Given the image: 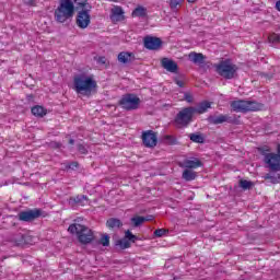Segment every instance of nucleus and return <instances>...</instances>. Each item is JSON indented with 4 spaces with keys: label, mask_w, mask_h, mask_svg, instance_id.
Wrapping results in <instances>:
<instances>
[{
    "label": "nucleus",
    "mask_w": 280,
    "mask_h": 280,
    "mask_svg": "<svg viewBox=\"0 0 280 280\" xmlns=\"http://www.w3.org/2000/svg\"><path fill=\"white\" fill-rule=\"evenodd\" d=\"M183 1L185 0H170L171 10H178L183 5Z\"/></svg>",
    "instance_id": "31"
},
{
    "label": "nucleus",
    "mask_w": 280,
    "mask_h": 280,
    "mask_svg": "<svg viewBox=\"0 0 280 280\" xmlns=\"http://www.w3.org/2000/svg\"><path fill=\"white\" fill-rule=\"evenodd\" d=\"M68 170H78L80 167V164L78 162H71L67 165Z\"/></svg>",
    "instance_id": "40"
},
{
    "label": "nucleus",
    "mask_w": 280,
    "mask_h": 280,
    "mask_svg": "<svg viewBox=\"0 0 280 280\" xmlns=\"http://www.w3.org/2000/svg\"><path fill=\"white\" fill-rule=\"evenodd\" d=\"M125 238L130 243L135 244V242H137V240H139V237H137V235L132 234V232L130 230H127L125 232Z\"/></svg>",
    "instance_id": "29"
},
{
    "label": "nucleus",
    "mask_w": 280,
    "mask_h": 280,
    "mask_svg": "<svg viewBox=\"0 0 280 280\" xmlns=\"http://www.w3.org/2000/svg\"><path fill=\"white\" fill-rule=\"evenodd\" d=\"M84 200H86V196L84 195H79L77 197H71L70 202H74L75 205H84Z\"/></svg>",
    "instance_id": "30"
},
{
    "label": "nucleus",
    "mask_w": 280,
    "mask_h": 280,
    "mask_svg": "<svg viewBox=\"0 0 280 280\" xmlns=\"http://www.w3.org/2000/svg\"><path fill=\"white\" fill-rule=\"evenodd\" d=\"M78 151L81 154H89V150H86V147H84V144H78Z\"/></svg>",
    "instance_id": "39"
},
{
    "label": "nucleus",
    "mask_w": 280,
    "mask_h": 280,
    "mask_svg": "<svg viewBox=\"0 0 280 280\" xmlns=\"http://www.w3.org/2000/svg\"><path fill=\"white\" fill-rule=\"evenodd\" d=\"M74 143H75V140H73V139H70V140H69V144H70V145H73Z\"/></svg>",
    "instance_id": "45"
},
{
    "label": "nucleus",
    "mask_w": 280,
    "mask_h": 280,
    "mask_svg": "<svg viewBox=\"0 0 280 280\" xmlns=\"http://www.w3.org/2000/svg\"><path fill=\"white\" fill-rule=\"evenodd\" d=\"M101 244L102 246H110V236H108L107 234L103 235L101 237Z\"/></svg>",
    "instance_id": "36"
},
{
    "label": "nucleus",
    "mask_w": 280,
    "mask_h": 280,
    "mask_svg": "<svg viewBox=\"0 0 280 280\" xmlns=\"http://www.w3.org/2000/svg\"><path fill=\"white\" fill-rule=\"evenodd\" d=\"M188 3H196L198 0H187Z\"/></svg>",
    "instance_id": "46"
},
{
    "label": "nucleus",
    "mask_w": 280,
    "mask_h": 280,
    "mask_svg": "<svg viewBox=\"0 0 280 280\" xmlns=\"http://www.w3.org/2000/svg\"><path fill=\"white\" fill-rule=\"evenodd\" d=\"M142 143L145 148H156V143H159L156 132L153 130L143 131Z\"/></svg>",
    "instance_id": "11"
},
{
    "label": "nucleus",
    "mask_w": 280,
    "mask_h": 280,
    "mask_svg": "<svg viewBox=\"0 0 280 280\" xmlns=\"http://www.w3.org/2000/svg\"><path fill=\"white\" fill-rule=\"evenodd\" d=\"M264 178H265V180H270V183H272L273 185L278 183L277 177L272 176V174H270V173H267L264 176Z\"/></svg>",
    "instance_id": "37"
},
{
    "label": "nucleus",
    "mask_w": 280,
    "mask_h": 280,
    "mask_svg": "<svg viewBox=\"0 0 280 280\" xmlns=\"http://www.w3.org/2000/svg\"><path fill=\"white\" fill-rule=\"evenodd\" d=\"M131 222L133 223V226H141V224L145 222V219L143 217H133L131 218Z\"/></svg>",
    "instance_id": "32"
},
{
    "label": "nucleus",
    "mask_w": 280,
    "mask_h": 280,
    "mask_svg": "<svg viewBox=\"0 0 280 280\" xmlns=\"http://www.w3.org/2000/svg\"><path fill=\"white\" fill-rule=\"evenodd\" d=\"M75 14V4L72 0H59L58 7L55 9V21L57 23H67L69 19H73Z\"/></svg>",
    "instance_id": "2"
},
{
    "label": "nucleus",
    "mask_w": 280,
    "mask_h": 280,
    "mask_svg": "<svg viewBox=\"0 0 280 280\" xmlns=\"http://www.w3.org/2000/svg\"><path fill=\"white\" fill-rule=\"evenodd\" d=\"M163 140L167 143V145H178V139L172 135L164 136Z\"/></svg>",
    "instance_id": "26"
},
{
    "label": "nucleus",
    "mask_w": 280,
    "mask_h": 280,
    "mask_svg": "<svg viewBox=\"0 0 280 280\" xmlns=\"http://www.w3.org/2000/svg\"><path fill=\"white\" fill-rule=\"evenodd\" d=\"M118 60L122 65H128V62H132V60H135V54L128 52V51H121L118 54Z\"/></svg>",
    "instance_id": "18"
},
{
    "label": "nucleus",
    "mask_w": 280,
    "mask_h": 280,
    "mask_svg": "<svg viewBox=\"0 0 280 280\" xmlns=\"http://www.w3.org/2000/svg\"><path fill=\"white\" fill-rule=\"evenodd\" d=\"M25 5H30L31 8H36V0H23Z\"/></svg>",
    "instance_id": "41"
},
{
    "label": "nucleus",
    "mask_w": 280,
    "mask_h": 280,
    "mask_svg": "<svg viewBox=\"0 0 280 280\" xmlns=\"http://www.w3.org/2000/svg\"><path fill=\"white\" fill-rule=\"evenodd\" d=\"M144 47L145 49H149L151 51H156V49H161L163 45V40L159 37H152V36H147L144 37Z\"/></svg>",
    "instance_id": "12"
},
{
    "label": "nucleus",
    "mask_w": 280,
    "mask_h": 280,
    "mask_svg": "<svg viewBox=\"0 0 280 280\" xmlns=\"http://www.w3.org/2000/svg\"><path fill=\"white\" fill-rule=\"evenodd\" d=\"M237 66L229 60L220 61V63L215 66L217 73L225 80H233L235 73H237Z\"/></svg>",
    "instance_id": "7"
},
{
    "label": "nucleus",
    "mask_w": 280,
    "mask_h": 280,
    "mask_svg": "<svg viewBox=\"0 0 280 280\" xmlns=\"http://www.w3.org/2000/svg\"><path fill=\"white\" fill-rule=\"evenodd\" d=\"M131 16L140 18V19H145V16H148V9H145V7H137L132 11Z\"/></svg>",
    "instance_id": "22"
},
{
    "label": "nucleus",
    "mask_w": 280,
    "mask_h": 280,
    "mask_svg": "<svg viewBox=\"0 0 280 280\" xmlns=\"http://www.w3.org/2000/svg\"><path fill=\"white\" fill-rule=\"evenodd\" d=\"M259 153L264 156V163L271 170V172H280V144H278L277 152H270V148L265 145L258 148Z\"/></svg>",
    "instance_id": "3"
},
{
    "label": "nucleus",
    "mask_w": 280,
    "mask_h": 280,
    "mask_svg": "<svg viewBox=\"0 0 280 280\" xmlns=\"http://www.w3.org/2000/svg\"><path fill=\"white\" fill-rule=\"evenodd\" d=\"M143 219H144V222H152V220H154V215L149 214L147 217H143Z\"/></svg>",
    "instance_id": "43"
},
{
    "label": "nucleus",
    "mask_w": 280,
    "mask_h": 280,
    "mask_svg": "<svg viewBox=\"0 0 280 280\" xmlns=\"http://www.w3.org/2000/svg\"><path fill=\"white\" fill-rule=\"evenodd\" d=\"M189 139L192 143H205V137L200 133H190Z\"/></svg>",
    "instance_id": "25"
},
{
    "label": "nucleus",
    "mask_w": 280,
    "mask_h": 280,
    "mask_svg": "<svg viewBox=\"0 0 280 280\" xmlns=\"http://www.w3.org/2000/svg\"><path fill=\"white\" fill-rule=\"evenodd\" d=\"M268 40L269 43H273V44L280 43V34H277V33L269 34Z\"/></svg>",
    "instance_id": "33"
},
{
    "label": "nucleus",
    "mask_w": 280,
    "mask_h": 280,
    "mask_svg": "<svg viewBox=\"0 0 280 280\" xmlns=\"http://www.w3.org/2000/svg\"><path fill=\"white\" fill-rule=\"evenodd\" d=\"M75 23L79 30H86L91 25V9H82L77 13Z\"/></svg>",
    "instance_id": "9"
},
{
    "label": "nucleus",
    "mask_w": 280,
    "mask_h": 280,
    "mask_svg": "<svg viewBox=\"0 0 280 280\" xmlns=\"http://www.w3.org/2000/svg\"><path fill=\"white\" fill-rule=\"evenodd\" d=\"M98 62H100L101 65H106V57H100V58H98Z\"/></svg>",
    "instance_id": "44"
},
{
    "label": "nucleus",
    "mask_w": 280,
    "mask_h": 280,
    "mask_svg": "<svg viewBox=\"0 0 280 280\" xmlns=\"http://www.w3.org/2000/svg\"><path fill=\"white\" fill-rule=\"evenodd\" d=\"M161 65L163 69L170 71V73H176V71H178V63H176L174 60L170 58H163L161 60Z\"/></svg>",
    "instance_id": "15"
},
{
    "label": "nucleus",
    "mask_w": 280,
    "mask_h": 280,
    "mask_svg": "<svg viewBox=\"0 0 280 280\" xmlns=\"http://www.w3.org/2000/svg\"><path fill=\"white\" fill-rule=\"evenodd\" d=\"M184 100L185 102H187L188 104H191L194 102V95H191L190 92H185L184 94Z\"/></svg>",
    "instance_id": "38"
},
{
    "label": "nucleus",
    "mask_w": 280,
    "mask_h": 280,
    "mask_svg": "<svg viewBox=\"0 0 280 280\" xmlns=\"http://www.w3.org/2000/svg\"><path fill=\"white\" fill-rule=\"evenodd\" d=\"M175 84H177V86H179V89H183L185 86V81H183L180 79H175Z\"/></svg>",
    "instance_id": "42"
},
{
    "label": "nucleus",
    "mask_w": 280,
    "mask_h": 280,
    "mask_svg": "<svg viewBox=\"0 0 280 280\" xmlns=\"http://www.w3.org/2000/svg\"><path fill=\"white\" fill-rule=\"evenodd\" d=\"M69 233L77 235L80 244H91L95 240L93 230L80 223H72L68 228Z\"/></svg>",
    "instance_id": "4"
},
{
    "label": "nucleus",
    "mask_w": 280,
    "mask_h": 280,
    "mask_svg": "<svg viewBox=\"0 0 280 280\" xmlns=\"http://www.w3.org/2000/svg\"><path fill=\"white\" fill-rule=\"evenodd\" d=\"M112 16L116 19V21H124V9L119 5H115L112 9Z\"/></svg>",
    "instance_id": "23"
},
{
    "label": "nucleus",
    "mask_w": 280,
    "mask_h": 280,
    "mask_svg": "<svg viewBox=\"0 0 280 280\" xmlns=\"http://www.w3.org/2000/svg\"><path fill=\"white\" fill-rule=\"evenodd\" d=\"M32 242V237L30 235L18 233L11 237V243L13 246H26Z\"/></svg>",
    "instance_id": "14"
},
{
    "label": "nucleus",
    "mask_w": 280,
    "mask_h": 280,
    "mask_svg": "<svg viewBox=\"0 0 280 280\" xmlns=\"http://www.w3.org/2000/svg\"><path fill=\"white\" fill-rule=\"evenodd\" d=\"M31 113L35 117H45V115H47V110L40 105L32 107Z\"/></svg>",
    "instance_id": "24"
},
{
    "label": "nucleus",
    "mask_w": 280,
    "mask_h": 280,
    "mask_svg": "<svg viewBox=\"0 0 280 280\" xmlns=\"http://www.w3.org/2000/svg\"><path fill=\"white\" fill-rule=\"evenodd\" d=\"M116 246H120V248H122V250H126V248H130V241H128V238H122V240H118L116 242Z\"/></svg>",
    "instance_id": "28"
},
{
    "label": "nucleus",
    "mask_w": 280,
    "mask_h": 280,
    "mask_svg": "<svg viewBox=\"0 0 280 280\" xmlns=\"http://www.w3.org/2000/svg\"><path fill=\"white\" fill-rule=\"evenodd\" d=\"M184 167H186V170H198V167H202V161L199 159L186 160L184 161Z\"/></svg>",
    "instance_id": "19"
},
{
    "label": "nucleus",
    "mask_w": 280,
    "mask_h": 280,
    "mask_svg": "<svg viewBox=\"0 0 280 280\" xmlns=\"http://www.w3.org/2000/svg\"><path fill=\"white\" fill-rule=\"evenodd\" d=\"M207 57L202 52L191 51L188 54V59L194 65H203Z\"/></svg>",
    "instance_id": "16"
},
{
    "label": "nucleus",
    "mask_w": 280,
    "mask_h": 280,
    "mask_svg": "<svg viewBox=\"0 0 280 280\" xmlns=\"http://www.w3.org/2000/svg\"><path fill=\"white\" fill-rule=\"evenodd\" d=\"M43 211L40 209L21 211L18 218L21 222H34V220L40 218Z\"/></svg>",
    "instance_id": "10"
},
{
    "label": "nucleus",
    "mask_w": 280,
    "mask_h": 280,
    "mask_svg": "<svg viewBox=\"0 0 280 280\" xmlns=\"http://www.w3.org/2000/svg\"><path fill=\"white\" fill-rule=\"evenodd\" d=\"M106 226L109 230H115V229H121L124 226V223H121V220L116 219V218H110L106 221Z\"/></svg>",
    "instance_id": "21"
},
{
    "label": "nucleus",
    "mask_w": 280,
    "mask_h": 280,
    "mask_svg": "<svg viewBox=\"0 0 280 280\" xmlns=\"http://www.w3.org/2000/svg\"><path fill=\"white\" fill-rule=\"evenodd\" d=\"M240 187L242 189H250V187H253V182L246 180V179H241L240 180Z\"/></svg>",
    "instance_id": "34"
},
{
    "label": "nucleus",
    "mask_w": 280,
    "mask_h": 280,
    "mask_svg": "<svg viewBox=\"0 0 280 280\" xmlns=\"http://www.w3.org/2000/svg\"><path fill=\"white\" fill-rule=\"evenodd\" d=\"M231 108L234 113H257V110H264V104L255 101H233Z\"/></svg>",
    "instance_id": "5"
},
{
    "label": "nucleus",
    "mask_w": 280,
    "mask_h": 280,
    "mask_svg": "<svg viewBox=\"0 0 280 280\" xmlns=\"http://www.w3.org/2000/svg\"><path fill=\"white\" fill-rule=\"evenodd\" d=\"M209 108H211V102L203 101L199 103L197 107H194V115H205Z\"/></svg>",
    "instance_id": "17"
},
{
    "label": "nucleus",
    "mask_w": 280,
    "mask_h": 280,
    "mask_svg": "<svg viewBox=\"0 0 280 280\" xmlns=\"http://www.w3.org/2000/svg\"><path fill=\"white\" fill-rule=\"evenodd\" d=\"M194 106L183 107L174 118V126L176 128H188V126L194 121Z\"/></svg>",
    "instance_id": "6"
},
{
    "label": "nucleus",
    "mask_w": 280,
    "mask_h": 280,
    "mask_svg": "<svg viewBox=\"0 0 280 280\" xmlns=\"http://www.w3.org/2000/svg\"><path fill=\"white\" fill-rule=\"evenodd\" d=\"M139 104H141V98L135 94H126L119 101V106H121L124 110H137Z\"/></svg>",
    "instance_id": "8"
},
{
    "label": "nucleus",
    "mask_w": 280,
    "mask_h": 280,
    "mask_svg": "<svg viewBox=\"0 0 280 280\" xmlns=\"http://www.w3.org/2000/svg\"><path fill=\"white\" fill-rule=\"evenodd\" d=\"M167 233H170L167 229H158L154 231L155 237H163V235H167Z\"/></svg>",
    "instance_id": "35"
},
{
    "label": "nucleus",
    "mask_w": 280,
    "mask_h": 280,
    "mask_svg": "<svg viewBox=\"0 0 280 280\" xmlns=\"http://www.w3.org/2000/svg\"><path fill=\"white\" fill-rule=\"evenodd\" d=\"M73 89L80 95H91L97 89V81L91 75L78 74L73 78Z\"/></svg>",
    "instance_id": "1"
},
{
    "label": "nucleus",
    "mask_w": 280,
    "mask_h": 280,
    "mask_svg": "<svg viewBox=\"0 0 280 280\" xmlns=\"http://www.w3.org/2000/svg\"><path fill=\"white\" fill-rule=\"evenodd\" d=\"M74 3H77V5L79 8H82V10H92L93 7L90 5L89 0H73Z\"/></svg>",
    "instance_id": "27"
},
{
    "label": "nucleus",
    "mask_w": 280,
    "mask_h": 280,
    "mask_svg": "<svg viewBox=\"0 0 280 280\" xmlns=\"http://www.w3.org/2000/svg\"><path fill=\"white\" fill-rule=\"evenodd\" d=\"M182 178L187 183H190L191 180H196V178H198V173L192 170L186 168L182 174Z\"/></svg>",
    "instance_id": "20"
},
{
    "label": "nucleus",
    "mask_w": 280,
    "mask_h": 280,
    "mask_svg": "<svg viewBox=\"0 0 280 280\" xmlns=\"http://www.w3.org/2000/svg\"><path fill=\"white\" fill-rule=\"evenodd\" d=\"M207 121L212 124V126H218L220 124H235V119H233L229 115H223V114L219 116H209Z\"/></svg>",
    "instance_id": "13"
}]
</instances>
